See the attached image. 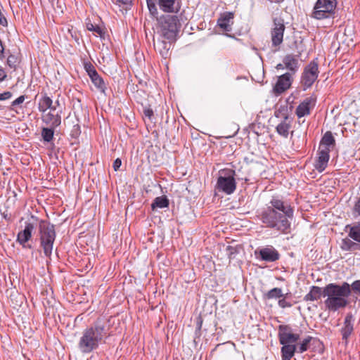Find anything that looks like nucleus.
I'll return each mask as SVG.
<instances>
[{
	"label": "nucleus",
	"instance_id": "f257e3e1",
	"mask_svg": "<svg viewBox=\"0 0 360 360\" xmlns=\"http://www.w3.org/2000/svg\"><path fill=\"white\" fill-rule=\"evenodd\" d=\"M269 204L258 214L259 219L266 228L283 234L289 233L291 230L290 220L294 217L293 207L279 196H273Z\"/></svg>",
	"mask_w": 360,
	"mask_h": 360
},
{
	"label": "nucleus",
	"instance_id": "f03ea898",
	"mask_svg": "<svg viewBox=\"0 0 360 360\" xmlns=\"http://www.w3.org/2000/svg\"><path fill=\"white\" fill-rule=\"evenodd\" d=\"M278 330V340L282 345L281 349L282 360H291L296 352L301 354L306 352L309 347L310 342L316 340L315 338L307 336L298 342L300 335L298 333H294L289 325H280Z\"/></svg>",
	"mask_w": 360,
	"mask_h": 360
},
{
	"label": "nucleus",
	"instance_id": "7ed1b4c3",
	"mask_svg": "<svg viewBox=\"0 0 360 360\" xmlns=\"http://www.w3.org/2000/svg\"><path fill=\"white\" fill-rule=\"evenodd\" d=\"M110 327L107 323L98 319L92 325L82 332L77 347L81 353L89 354L105 343L110 336Z\"/></svg>",
	"mask_w": 360,
	"mask_h": 360
},
{
	"label": "nucleus",
	"instance_id": "20e7f679",
	"mask_svg": "<svg viewBox=\"0 0 360 360\" xmlns=\"http://www.w3.org/2000/svg\"><path fill=\"white\" fill-rule=\"evenodd\" d=\"M351 295L350 285L343 282L342 285L329 283L323 288V297H327L324 301L326 307L332 311L345 308L348 304L347 298Z\"/></svg>",
	"mask_w": 360,
	"mask_h": 360
},
{
	"label": "nucleus",
	"instance_id": "39448f33",
	"mask_svg": "<svg viewBox=\"0 0 360 360\" xmlns=\"http://www.w3.org/2000/svg\"><path fill=\"white\" fill-rule=\"evenodd\" d=\"M57 106H60L59 101H56L53 105V100L46 94L39 100L38 110L41 113V120L49 127H58L61 124L62 110H58Z\"/></svg>",
	"mask_w": 360,
	"mask_h": 360
},
{
	"label": "nucleus",
	"instance_id": "423d86ee",
	"mask_svg": "<svg viewBox=\"0 0 360 360\" xmlns=\"http://www.w3.org/2000/svg\"><path fill=\"white\" fill-rule=\"evenodd\" d=\"M39 237L40 246L44 255L51 259L56 237L54 225L46 220H40L39 221Z\"/></svg>",
	"mask_w": 360,
	"mask_h": 360
},
{
	"label": "nucleus",
	"instance_id": "0eeeda50",
	"mask_svg": "<svg viewBox=\"0 0 360 360\" xmlns=\"http://www.w3.org/2000/svg\"><path fill=\"white\" fill-rule=\"evenodd\" d=\"M235 171L231 169H224L219 171L215 188L226 195H231L236 189V182L234 178Z\"/></svg>",
	"mask_w": 360,
	"mask_h": 360
},
{
	"label": "nucleus",
	"instance_id": "6e6552de",
	"mask_svg": "<svg viewBox=\"0 0 360 360\" xmlns=\"http://www.w3.org/2000/svg\"><path fill=\"white\" fill-rule=\"evenodd\" d=\"M336 6V0H317L310 17L319 20L329 18L334 15Z\"/></svg>",
	"mask_w": 360,
	"mask_h": 360
},
{
	"label": "nucleus",
	"instance_id": "1a4fd4ad",
	"mask_svg": "<svg viewBox=\"0 0 360 360\" xmlns=\"http://www.w3.org/2000/svg\"><path fill=\"white\" fill-rule=\"evenodd\" d=\"M162 35L169 41H175L181 27L176 16H163L160 20Z\"/></svg>",
	"mask_w": 360,
	"mask_h": 360
},
{
	"label": "nucleus",
	"instance_id": "9d476101",
	"mask_svg": "<svg viewBox=\"0 0 360 360\" xmlns=\"http://www.w3.org/2000/svg\"><path fill=\"white\" fill-rule=\"evenodd\" d=\"M319 64L316 60H311L304 68L301 75V84L304 90L312 86L319 77Z\"/></svg>",
	"mask_w": 360,
	"mask_h": 360
},
{
	"label": "nucleus",
	"instance_id": "9b49d317",
	"mask_svg": "<svg viewBox=\"0 0 360 360\" xmlns=\"http://www.w3.org/2000/svg\"><path fill=\"white\" fill-rule=\"evenodd\" d=\"M285 30L284 20L281 18H273V27L271 30L272 45L275 47L281 45L283 41V34Z\"/></svg>",
	"mask_w": 360,
	"mask_h": 360
},
{
	"label": "nucleus",
	"instance_id": "f8f14e48",
	"mask_svg": "<svg viewBox=\"0 0 360 360\" xmlns=\"http://www.w3.org/2000/svg\"><path fill=\"white\" fill-rule=\"evenodd\" d=\"M35 226L33 223L26 222L23 230L18 232L16 242L18 243L22 248L32 249V245L30 243L32 237V233Z\"/></svg>",
	"mask_w": 360,
	"mask_h": 360
},
{
	"label": "nucleus",
	"instance_id": "ddd939ff",
	"mask_svg": "<svg viewBox=\"0 0 360 360\" xmlns=\"http://www.w3.org/2000/svg\"><path fill=\"white\" fill-rule=\"evenodd\" d=\"M255 255L257 258L267 262H274L280 258V254L273 246H266V248L257 249L255 251Z\"/></svg>",
	"mask_w": 360,
	"mask_h": 360
},
{
	"label": "nucleus",
	"instance_id": "4468645a",
	"mask_svg": "<svg viewBox=\"0 0 360 360\" xmlns=\"http://www.w3.org/2000/svg\"><path fill=\"white\" fill-rule=\"evenodd\" d=\"M292 81V74L290 72H286L279 76L273 89L274 94L279 96L288 89L291 86Z\"/></svg>",
	"mask_w": 360,
	"mask_h": 360
},
{
	"label": "nucleus",
	"instance_id": "2eb2a0df",
	"mask_svg": "<svg viewBox=\"0 0 360 360\" xmlns=\"http://www.w3.org/2000/svg\"><path fill=\"white\" fill-rule=\"evenodd\" d=\"M329 152L328 148H319L317 160L314 165L319 172H323L326 168L330 158Z\"/></svg>",
	"mask_w": 360,
	"mask_h": 360
},
{
	"label": "nucleus",
	"instance_id": "dca6fc26",
	"mask_svg": "<svg viewBox=\"0 0 360 360\" xmlns=\"http://www.w3.org/2000/svg\"><path fill=\"white\" fill-rule=\"evenodd\" d=\"M301 55V51H299L297 55L288 54L285 56L283 59V63L285 68L288 70L292 75H294L299 68L298 58Z\"/></svg>",
	"mask_w": 360,
	"mask_h": 360
},
{
	"label": "nucleus",
	"instance_id": "f3484780",
	"mask_svg": "<svg viewBox=\"0 0 360 360\" xmlns=\"http://www.w3.org/2000/svg\"><path fill=\"white\" fill-rule=\"evenodd\" d=\"M354 319L351 313L346 315L344 321V326L341 329V334L342 335V340L347 344L348 339L354 330Z\"/></svg>",
	"mask_w": 360,
	"mask_h": 360
},
{
	"label": "nucleus",
	"instance_id": "a211bd4d",
	"mask_svg": "<svg viewBox=\"0 0 360 360\" xmlns=\"http://www.w3.org/2000/svg\"><path fill=\"white\" fill-rule=\"evenodd\" d=\"M315 104V99L311 97L306 98L297 107L295 113L297 116L300 118L310 114L311 108Z\"/></svg>",
	"mask_w": 360,
	"mask_h": 360
},
{
	"label": "nucleus",
	"instance_id": "6ab92c4d",
	"mask_svg": "<svg viewBox=\"0 0 360 360\" xmlns=\"http://www.w3.org/2000/svg\"><path fill=\"white\" fill-rule=\"evenodd\" d=\"M234 14L232 12H224L217 20V25L224 31L230 32L233 23Z\"/></svg>",
	"mask_w": 360,
	"mask_h": 360
},
{
	"label": "nucleus",
	"instance_id": "aec40b11",
	"mask_svg": "<svg viewBox=\"0 0 360 360\" xmlns=\"http://www.w3.org/2000/svg\"><path fill=\"white\" fill-rule=\"evenodd\" d=\"M283 120L277 125V133L284 138H288L290 129L291 128L292 119L288 113H283Z\"/></svg>",
	"mask_w": 360,
	"mask_h": 360
},
{
	"label": "nucleus",
	"instance_id": "412c9836",
	"mask_svg": "<svg viewBox=\"0 0 360 360\" xmlns=\"http://www.w3.org/2000/svg\"><path fill=\"white\" fill-rule=\"evenodd\" d=\"M158 5L165 13H177L179 10L177 0H158Z\"/></svg>",
	"mask_w": 360,
	"mask_h": 360
},
{
	"label": "nucleus",
	"instance_id": "4be33fe9",
	"mask_svg": "<svg viewBox=\"0 0 360 360\" xmlns=\"http://www.w3.org/2000/svg\"><path fill=\"white\" fill-rule=\"evenodd\" d=\"M321 296H323V288L313 285L309 292L304 297V300L306 302L315 301L320 299Z\"/></svg>",
	"mask_w": 360,
	"mask_h": 360
},
{
	"label": "nucleus",
	"instance_id": "5701e85b",
	"mask_svg": "<svg viewBox=\"0 0 360 360\" xmlns=\"http://www.w3.org/2000/svg\"><path fill=\"white\" fill-rule=\"evenodd\" d=\"M335 144V141L332 133L330 131H327L321 140L319 148H328L330 151V148H333Z\"/></svg>",
	"mask_w": 360,
	"mask_h": 360
},
{
	"label": "nucleus",
	"instance_id": "b1692460",
	"mask_svg": "<svg viewBox=\"0 0 360 360\" xmlns=\"http://www.w3.org/2000/svg\"><path fill=\"white\" fill-rule=\"evenodd\" d=\"M169 205V200L165 195L157 197L154 199L151 207L153 210H155L156 208H166L168 207Z\"/></svg>",
	"mask_w": 360,
	"mask_h": 360
},
{
	"label": "nucleus",
	"instance_id": "393cba45",
	"mask_svg": "<svg viewBox=\"0 0 360 360\" xmlns=\"http://www.w3.org/2000/svg\"><path fill=\"white\" fill-rule=\"evenodd\" d=\"M89 77L91 78V80L95 86L101 92L104 93L106 86L103 78L98 75V73L92 72V75H91Z\"/></svg>",
	"mask_w": 360,
	"mask_h": 360
},
{
	"label": "nucleus",
	"instance_id": "a878e982",
	"mask_svg": "<svg viewBox=\"0 0 360 360\" xmlns=\"http://www.w3.org/2000/svg\"><path fill=\"white\" fill-rule=\"evenodd\" d=\"M284 297L282 289L280 288H274L263 295L264 300L280 299Z\"/></svg>",
	"mask_w": 360,
	"mask_h": 360
},
{
	"label": "nucleus",
	"instance_id": "bb28decb",
	"mask_svg": "<svg viewBox=\"0 0 360 360\" xmlns=\"http://www.w3.org/2000/svg\"><path fill=\"white\" fill-rule=\"evenodd\" d=\"M157 48L158 49V51L161 54V56L164 58H167L169 56V49H170V44L165 41H161L158 43Z\"/></svg>",
	"mask_w": 360,
	"mask_h": 360
},
{
	"label": "nucleus",
	"instance_id": "cd10ccee",
	"mask_svg": "<svg viewBox=\"0 0 360 360\" xmlns=\"http://www.w3.org/2000/svg\"><path fill=\"white\" fill-rule=\"evenodd\" d=\"M56 128V127H52L42 128L41 136L44 141L50 142L53 139V135H54V129Z\"/></svg>",
	"mask_w": 360,
	"mask_h": 360
},
{
	"label": "nucleus",
	"instance_id": "c85d7f7f",
	"mask_svg": "<svg viewBox=\"0 0 360 360\" xmlns=\"http://www.w3.org/2000/svg\"><path fill=\"white\" fill-rule=\"evenodd\" d=\"M18 63L19 60L18 56L13 54H10L8 56L6 63L11 69H13L15 70Z\"/></svg>",
	"mask_w": 360,
	"mask_h": 360
},
{
	"label": "nucleus",
	"instance_id": "c756f323",
	"mask_svg": "<svg viewBox=\"0 0 360 360\" xmlns=\"http://www.w3.org/2000/svg\"><path fill=\"white\" fill-rule=\"evenodd\" d=\"M238 252L239 248L238 246L228 245L226 248V252L229 259H234Z\"/></svg>",
	"mask_w": 360,
	"mask_h": 360
},
{
	"label": "nucleus",
	"instance_id": "7c9ffc66",
	"mask_svg": "<svg viewBox=\"0 0 360 360\" xmlns=\"http://www.w3.org/2000/svg\"><path fill=\"white\" fill-rule=\"evenodd\" d=\"M146 2L150 13L153 16L157 17L158 11L155 4V0H146Z\"/></svg>",
	"mask_w": 360,
	"mask_h": 360
},
{
	"label": "nucleus",
	"instance_id": "2f4dec72",
	"mask_svg": "<svg viewBox=\"0 0 360 360\" xmlns=\"http://www.w3.org/2000/svg\"><path fill=\"white\" fill-rule=\"evenodd\" d=\"M86 28L89 31H93L98 34L101 37H103V30L97 25H94L91 22L86 23Z\"/></svg>",
	"mask_w": 360,
	"mask_h": 360
},
{
	"label": "nucleus",
	"instance_id": "473e14b6",
	"mask_svg": "<svg viewBox=\"0 0 360 360\" xmlns=\"http://www.w3.org/2000/svg\"><path fill=\"white\" fill-rule=\"evenodd\" d=\"M349 236L353 240L360 243V229L357 227H352L350 229Z\"/></svg>",
	"mask_w": 360,
	"mask_h": 360
},
{
	"label": "nucleus",
	"instance_id": "72a5a7b5",
	"mask_svg": "<svg viewBox=\"0 0 360 360\" xmlns=\"http://www.w3.org/2000/svg\"><path fill=\"white\" fill-rule=\"evenodd\" d=\"M351 292L353 291L354 293L360 295V280L354 281L351 285Z\"/></svg>",
	"mask_w": 360,
	"mask_h": 360
},
{
	"label": "nucleus",
	"instance_id": "f704fd0d",
	"mask_svg": "<svg viewBox=\"0 0 360 360\" xmlns=\"http://www.w3.org/2000/svg\"><path fill=\"white\" fill-rule=\"evenodd\" d=\"M286 295H287V294L284 295V297L280 298L278 302V306L281 308H287V307H292V304L290 302L286 301V300H285Z\"/></svg>",
	"mask_w": 360,
	"mask_h": 360
},
{
	"label": "nucleus",
	"instance_id": "c9c22d12",
	"mask_svg": "<svg viewBox=\"0 0 360 360\" xmlns=\"http://www.w3.org/2000/svg\"><path fill=\"white\" fill-rule=\"evenodd\" d=\"M84 68H85V70H86V71L88 73V75L89 77L91 75H92V72H94V73H96L97 72V71L95 69L94 66L91 63H85Z\"/></svg>",
	"mask_w": 360,
	"mask_h": 360
},
{
	"label": "nucleus",
	"instance_id": "e433bc0d",
	"mask_svg": "<svg viewBox=\"0 0 360 360\" xmlns=\"http://www.w3.org/2000/svg\"><path fill=\"white\" fill-rule=\"evenodd\" d=\"M352 212L354 216H360V197L355 202L352 210Z\"/></svg>",
	"mask_w": 360,
	"mask_h": 360
},
{
	"label": "nucleus",
	"instance_id": "4c0bfd02",
	"mask_svg": "<svg viewBox=\"0 0 360 360\" xmlns=\"http://www.w3.org/2000/svg\"><path fill=\"white\" fill-rule=\"evenodd\" d=\"M143 115L145 117H148L149 120H151L152 117L153 116V111L150 108H145L143 109Z\"/></svg>",
	"mask_w": 360,
	"mask_h": 360
},
{
	"label": "nucleus",
	"instance_id": "58836bf2",
	"mask_svg": "<svg viewBox=\"0 0 360 360\" xmlns=\"http://www.w3.org/2000/svg\"><path fill=\"white\" fill-rule=\"evenodd\" d=\"M12 97V93L10 91H5L4 93H0V101H5L11 98Z\"/></svg>",
	"mask_w": 360,
	"mask_h": 360
},
{
	"label": "nucleus",
	"instance_id": "ea45409f",
	"mask_svg": "<svg viewBox=\"0 0 360 360\" xmlns=\"http://www.w3.org/2000/svg\"><path fill=\"white\" fill-rule=\"evenodd\" d=\"M25 99V96L22 95V96H19L18 98H17L15 100H14L12 102L11 106H15V105L22 103L24 102Z\"/></svg>",
	"mask_w": 360,
	"mask_h": 360
},
{
	"label": "nucleus",
	"instance_id": "a19ab883",
	"mask_svg": "<svg viewBox=\"0 0 360 360\" xmlns=\"http://www.w3.org/2000/svg\"><path fill=\"white\" fill-rule=\"evenodd\" d=\"M121 165H122V160L120 158H117L114 161L113 165H112V167H113L114 170L115 171L119 170Z\"/></svg>",
	"mask_w": 360,
	"mask_h": 360
},
{
	"label": "nucleus",
	"instance_id": "79ce46f5",
	"mask_svg": "<svg viewBox=\"0 0 360 360\" xmlns=\"http://www.w3.org/2000/svg\"><path fill=\"white\" fill-rule=\"evenodd\" d=\"M6 77V74L3 68H0V81H4Z\"/></svg>",
	"mask_w": 360,
	"mask_h": 360
},
{
	"label": "nucleus",
	"instance_id": "37998d69",
	"mask_svg": "<svg viewBox=\"0 0 360 360\" xmlns=\"http://www.w3.org/2000/svg\"><path fill=\"white\" fill-rule=\"evenodd\" d=\"M132 0H116V2L119 4L127 5L131 3Z\"/></svg>",
	"mask_w": 360,
	"mask_h": 360
},
{
	"label": "nucleus",
	"instance_id": "c03bdc74",
	"mask_svg": "<svg viewBox=\"0 0 360 360\" xmlns=\"http://www.w3.org/2000/svg\"><path fill=\"white\" fill-rule=\"evenodd\" d=\"M4 51V48L3 46L1 40L0 39V58H1L3 57Z\"/></svg>",
	"mask_w": 360,
	"mask_h": 360
},
{
	"label": "nucleus",
	"instance_id": "a18cd8bd",
	"mask_svg": "<svg viewBox=\"0 0 360 360\" xmlns=\"http://www.w3.org/2000/svg\"><path fill=\"white\" fill-rule=\"evenodd\" d=\"M276 68L278 70H283V69H284V68H285V65H284V64H283V63H279V64H278V65L276 66Z\"/></svg>",
	"mask_w": 360,
	"mask_h": 360
},
{
	"label": "nucleus",
	"instance_id": "49530a36",
	"mask_svg": "<svg viewBox=\"0 0 360 360\" xmlns=\"http://www.w3.org/2000/svg\"><path fill=\"white\" fill-rule=\"evenodd\" d=\"M202 327V321L198 323V330H200Z\"/></svg>",
	"mask_w": 360,
	"mask_h": 360
},
{
	"label": "nucleus",
	"instance_id": "de8ad7c7",
	"mask_svg": "<svg viewBox=\"0 0 360 360\" xmlns=\"http://www.w3.org/2000/svg\"><path fill=\"white\" fill-rule=\"evenodd\" d=\"M280 113H281V111L275 112V116H276V117H279V114H280Z\"/></svg>",
	"mask_w": 360,
	"mask_h": 360
},
{
	"label": "nucleus",
	"instance_id": "09e8293b",
	"mask_svg": "<svg viewBox=\"0 0 360 360\" xmlns=\"http://www.w3.org/2000/svg\"><path fill=\"white\" fill-rule=\"evenodd\" d=\"M74 127H77V130L79 129V126L78 124L75 125Z\"/></svg>",
	"mask_w": 360,
	"mask_h": 360
},
{
	"label": "nucleus",
	"instance_id": "8fccbe9b",
	"mask_svg": "<svg viewBox=\"0 0 360 360\" xmlns=\"http://www.w3.org/2000/svg\"><path fill=\"white\" fill-rule=\"evenodd\" d=\"M276 2H281V1H283V0H274Z\"/></svg>",
	"mask_w": 360,
	"mask_h": 360
}]
</instances>
